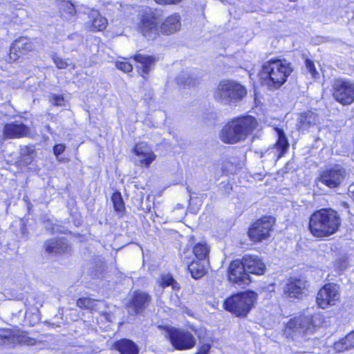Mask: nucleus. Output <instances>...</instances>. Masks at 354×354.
Segmentation results:
<instances>
[{
    "label": "nucleus",
    "mask_w": 354,
    "mask_h": 354,
    "mask_svg": "<svg viewBox=\"0 0 354 354\" xmlns=\"http://www.w3.org/2000/svg\"><path fill=\"white\" fill-rule=\"evenodd\" d=\"M323 322L324 318L320 313L309 314L302 310L286 322L282 331L287 338L293 339L295 336L304 337L315 333Z\"/></svg>",
    "instance_id": "4"
},
{
    "label": "nucleus",
    "mask_w": 354,
    "mask_h": 354,
    "mask_svg": "<svg viewBox=\"0 0 354 354\" xmlns=\"http://www.w3.org/2000/svg\"><path fill=\"white\" fill-rule=\"evenodd\" d=\"M247 94L246 87L240 82L223 79L217 84L213 91V97L218 103L230 105L242 101Z\"/></svg>",
    "instance_id": "6"
},
{
    "label": "nucleus",
    "mask_w": 354,
    "mask_h": 354,
    "mask_svg": "<svg viewBox=\"0 0 354 354\" xmlns=\"http://www.w3.org/2000/svg\"><path fill=\"white\" fill-rule=\"evenodd\" d=\"M333 347L338 353L354 348V330L348 333L345 337L335 342Z\"/></svg>",
    "instance_id": "32"
},
{
    "label": "nucleus",
    "mask_w": 354,
    "mask_h": 354,
    "mask_svg": "<svg viewBox=\"0 0 354 354\" xmlns=\"http://www.w3.org/2000/svg\"><path fill=\"white\" fill-rule=\"evenodd\" d=\"M221 185H222V193L223 195H230L232 192L233 191V185L232 183L227 182V183H221Z\"/></svg>",
    "instance_id": "43"
},
{
    "label": "nucleus",
    "mask_w": 354,
    "mask_h": 354,
    "mask_svg": "<svg viewBox=\"0 0 354 354\" xmlns=\"http://www.w3.org/2000/svg\"><path fill=\"white\" fill-rule=\"evenodd\" d=\"M26 148L28 150V154H30V153H33L34 150L32 149L30 146H26Z\"/></svg>",
    "instance_id": "46"
},
{
    "label": "nucleus",
    "mask_w": 354,
    "mask_h": 354,
    "mask_svg": "<svg viewBox=\"0 0 354 354\" xmlns=\"http://www.w3.org/2000/svg\"><path fill=\"white\" fill-rule=\"evenodd\" d=\"M71 68H72V69H75V64H73Z\"/></svg>",
    "instance_id": "48"
},
{
    "label": "nucleus",
    "mask_w": 354,
    "mask_h": 354,
    "mask_svg": "<svg viewBox=\"0 0 354 354\" xmlns=\"http://www.w3.org/2000/svg\"><path fill=\"white\" fill-rule=\"evenodd\" d=\"M309 282L300 277H290L283 287V294L288 299L301 300L309 291Z\"/></svg>",
    "instance_id": "13"
},
{
    "label": "nucleus",
    "mask_w": 354,
    "mask_h": 354,
    "mask_svg": "<svg viewBox=\"0 0 354 354\" xmlns=\"http://www.w3.org/2000/svg\"><path fill=\"white\" fill-rule=\"evenodd\" d=\"M330 93L332 98L342 106H350L354 103V82L336 77L331 82Z\"/></svg>",
    "instance_id": "11"
},
{
    "label": "nucleus",
    "mask_w": 354,
    "mask_h": 354,
    "mask_svg": "<svg viewBox=\"0 0 354 354\" xmlns=\"http://www.w3.org/2000/svg\"><path fill=\"white\" fill-rule=\"evenodd\" d=\"M115 67L124 73H130L133 69V65L125 58L117 61L115 62Z\"/></svg>",
    "instance_id": "37"
},
{
    "label": "nucleus",
    "mask_w": 354,
    "mask_h": 354,
    "mask_svg": "<svg viewBox=\"0 0 354 354\" xmlns=\"http://www.w3.org/2000/svg\"><path fill=\"white\" fill-rule=\"evenodd\" d=\"M52 103L55 106H64L65 99L63 95L54 94L51 97Z\"/></svg>",
    "instance_id": "39"
},
{
    "label": "nucleus",
    "mask_w": 354,
    "mask_h": 354,
    "mask_svg": "<svg viewBox=\"0 0 354 354\" xmlns=\"http://www.w3.org/2000/svg\"><path fill=\"white\" fill-rule=\"evenodd\" d=\"M258 294L252 290L234 293L223 301L224 310L240 319L246 318L255 307Z\"/></svg>",
    "instance_id": "5"
},
{
    "label": "nucleus",
    "mask_w": 354,
    "mask_h": 354,
    "mask_svg": "<svg viewBox=\"0 0 354 354\" xmlns=\"http://www.w3.org/2000/svg\"><path fill=\"white\" fill-rule=\"evenodd\" d=\"M113 347L120 354L139 353L138 345L133 340L127 338H122L116 340L113 344Z\"/></svg>",
    "instance_id": "28"
},
{
    "label": "nucleus",
    "mask_w": 354,
    "mask_h": 354,
    "mask_svg": "<svg viewBox=\"0 0 354 354\" xmlns=\"http://www.w3.org/2000/svg\"><path fill=\"white\" fill-rule=\"evenodd\" d=\"M55 3L61 17L66 18L76 17L77 10L75 5L71 0H56Z\"/></svg>",
    "instance_id": "30"
},
{
    "label": "nucleus",
    "mask_w": 354,
    "mask_h": 354,
    "mask_svg": "<svg viewBox=\"0 0 354 354\" xmlns=\"http://www.w3.org/2000/svg\"><path fill=\"white\" fill-rule=\"evenodd\" d=\"M152 296L147 291L136 290L129 299L126 307L135 315H142L149 308Z\"/></svg>",
    "instance_id": "14"
},
{
    "label": "nucleus",
    "mask_w": 354,
    "mask_h": 354,
    "mask_svg": "<svg viewBox=\"0 0 354 354\" xmlns=\"http://www.w3.org/2000/svg\"><path fill=\"white\" fill-rule=\"evenodd\" d=\"M111 201L114 211L120 217H122L126 214V205L121 192L115 190L111 196Z\"/></svg>",
    "instance_id": "31"
},
{
    "label": "nucleus",
    "mask_w": 354,
    "mask_h": 354,
    "mask_svg": "<svg viewBox=\"0 0 354 354\" xmlns=\"http://www.w3.org/2000/svg\"><path fill=\"white\" fill-rule=\"evenodd\" d=\"M228 281L237 286L248 285L251 282V277L248 274L241 259L232 260L227 270Z\"/></svg>",
    "instance_id": "15"
},
{
    "label": "nucleus",
    "mask_w": 354,
    "mask_h": 354,
    "mask_svg": "<svg viewBox=\"0 0 354 354\" xmlns=\"http://www.w3.org/2000/svg\"><path fill=\"white\" fill-rule=\"evenodd\" d=\"M46 131L48 132H49L50 133H52V129L50 128V125H46Z\"/></svg>",
    "instance_id": "47"
},
{
    "label": "nucleus",
    "mask_w": 354,
    "mask_h": 354,
    "mask_svg": "<svg viewBox=\"0 0 354 354\" xmlns=\"http://www.w3.org/2000/svg\"><path fill=\"white\" fill-rule=\"evenodd\" d=\"M30 128L19 121H12L3 124L1 135L3 140H15L30 137Z\"/></svg>",
    "instance_id": "16"
},
{
    "label": "nucleus",
    "mask_w": 354,
    "mask_h": 354,
    "mask_svg": "<svg viewBox=\"0 0 354 354\" xmlns=\"http://www.w3.org/2000/svg\"><path fill=\"white\" fill-rule=\"evenodd\" d=\"M346 169L342 167L335 165L322 171L319 180L328 188L338 187L346 177Z\"/></svg>",
    "instance_id": "17"
},
{
    "label": "nucleus",
    "mask_w": 354,
    "mask_h": 354,
    "mask_svg": "<svg viewBox=\"0 0 354 354\" xmlns=\"http://www.w3.org/2000/svg\"><path fill=\"white\" fill-rule=\"evenodd\" d=\"M94 301V299L89 297H80L77 299L76 306L82 310H93L95 306Z\"/></svg>",
    "instance_id": "34"
},
{
    "label": "nucleus",
    "mask_w": 354,
    "mask_h": 354,
    "mask_svg": "<svg viewBox=\"0 0 354 354\" xmlns=\"http://www.w3.org/2000/svg\"><path fill=\"white\" fill-rule=\"evenodd\" d=\"M241 261L248 274L261 276L266 272V263L263 259L257 254H245L241 257Z\"/></svg>",
    "instance_id": "18"
},
{
    "label": "nucleus",
    "mask_w": 354,
    "mask_h": 354,
    "mask_svg": "<svg viewBox=\"0 0 354 354\" xmlns=\"http://www.w3.org/2000/svg\"><path fill=\"white\" fill-rule=\"evenodd\" d=\"M258 122L252 115L236 116L223 125L219 133V138L224 144H237L245 140L256 130Z\"/></svg>",
    "instance_id": "3"
},
{
    "label": "nucleus",
    "mask_w": 354,
    "mask_h": 354,
    "mask_svg": "<svg viewBox=\"0 0 354 354\" xmlns=\"http://www.w3.org/2000/svg\"><path fill=\"white\" fill-rule=\"evenodd\" d=\"M12 346L16 345L35 346L37 344V339L28 336L27 331L19 328H12Z\"/></svg>",
    "instance_id": "26"
},
{
    "label": "nucleus",
    "mask_w": 354,
    "mask_h": 354,
    "mask_svg": "<svg viewBox=\"0 0 354 354\" xmlns=\"http://www.w3.org/2000/svg\"><path fill=\"white\" fill-rule=\"evenodd\" d=\"M131 58L136 64H139L137 66L138 71L145 78L149 75L156 63L159 60L158 57L151 55H143L139 53L134 54Z\"/></svg>",
    "instance_id": "20"
},
{
    "label": "nucleus",
    "mask_w": 354,
    "mask_h": 354,
    "mask_svg": "<svg viewBox=\"0 0 354 354\" xmlns=\"http://www.w3.org/2000/svg\"><path fill=\"white\" fill-rule=\"evenodd\" d=\"M12 328L0 330V346H12Z\"/></svg>",
    "instance_id": "33"
},
{
    "label": "nucleus",
    "mask_w": 354,
    "mask_h": 354,
    "mask_svg": "<svg viewBox=\"0 0 354 354\" xmlns=\"http://www.w3.org/2000/svg\"><path fill=\"white\" fill-rule=\"evenodd\" d=\"M52 60L56 67L59 70L66 69L68 66V64L66 60L57 55H53L52 57Z\"/></svg>",
    "instance_id": "38"
},
{
    "label": "nucleus",
    "mask_w": 354,
    "mask_h": 354,
    "mask_svg": "<svg viewBox=\"0 0 354 354\" xmlns=\"http://www.w3.org/2000/svg\"><path fill=\"white\" fill-rule=\"evenodd\" d=\"M276 225V218L272 215H262L252 221L247 230L248 239L253 244L268 241Z\"/></svg>",
    "instance_id": "8"
},
{
    "label": "nucleus",
    "mask_w": 354,
    "mask_h": 354,
    "mask_svg": "<svg viewBox=\"0 0 354 354\" xmlns=\"http://www.w3.org/2000/svg\"><path fill=\"white\" fill-rule=\"evenodd\" d=\"M183 84L185 86H196L199 84V80L197 78H187Z\"/></svg>",
    "instance_id": "44"
},
{
    "label": "nucleus",
    "mask_w": 354,
    "mask_h": 354,
    "mask_svg": "<svg viewBox=\"0 0 354 354\" xmlns=\"http://www.w3.org/2000/svg\"><path fill=\"white\" fill-rule=\"evenodd\" d=\"M36 39L27 36H19L15 39L9 47L6 62L13 64L21 59L37 52Z\"/></svg>",
    "instance_id": "10"
},
{
    "label": "nucleus",
    "mask_w": 354,
    "mask_h": 354,
    "mask_svg": "<svg viewBox=\"0 0 354 354\" xmlns=\"http://www.w3.org/2000/svg\"><path fill=\"white\" fill-rule=\"evenodd\" d=\"M147 147V143H136L133 148V153L137 156H144L145 158L140 160V166L149 168L151 164L156 160V155L152 151H150L148 153H145L143 151V149Z\"/></svg>",
    "instance_id": "27"
},
{
    "label": "nucleus",
    "mask_w": 354,
    "mask_h": 354,
    "mask_svg": "<svg viewBox=\"0 0 354 354\" xmlns=\"http://www.w3.org/2000/svg\"><path fill=\"white\" fill-rule=\"evenodd\" d=\"M181 28V17L178 12H174L160 22V35H171Z\"/></svg>",
    "instance_id": "21"
},
{
    "label": "nucleus",
    "mask_w": 354,
    "mask_h": 354,
    "mask_svg": "<svg viewBox=\"0 0 354 354\" xmlns=\"http://www.w3.org/2000/svg\"><path fill=\"white\" fill-rule=\"evenodd\" d=\"M66 150V145L63 143L55 144L53 147V152L55 157H59Z\"/></svg>",
    "instance_id": "41"
},
{
    "label": "nucleus",
    "mask_w": 354,
    "mask_h": 354,
    "mask_svg": "<svg viewBox=\"0 0 354 354\" xmlns=\"http://www.w3.org/2000/svg\"><path fill=\"white\" fill-rule=\"evenodd\" d=\"M341 302V288L337 283L328 282L318 290L315 296V303L320 309H327L335 306Z\"/></svg>",
    "instance_id": "12"
},
{
    "label": "nucleus",
    "mask_w": 354,
    "mask_h": 354,
    "mask_svg": "<svg viewBox=\"0 0 354 354\" xmlns=\"http://www.w3.org/2000/svg\"><path fill=\"white\" fill-rule=\"evenodd\" d=\"M342 223V215L337 209L322 207L310 214L307 228L312 236L322 240L337 233Z\"/></svg>",
    "instance_id": "1"
},
{
    "label": "nucleus",
    "mask_w": 354,
    "mask_h": 354,
    "mask_svg": "<svg viewBox=\"0 0 354 354\" xmlns=\"http://www.w3.org/2000/svg\"><path fill=\"white\" fill-rule=\"evenodd\" d=\"M274 130L277 133V138L273 145V147L278 151L277 158L280 159L281 158L283 157L288 151L290 144L283 129L278 127H274Z\"/></svg>",
    "instance_id": "24"
},
{
    "label": "nucleus",
    "mask_w": 354,
    "mask_h": 354,
    "mask_svg": "<svg viewBox=\"0 0 354 354\" xmlns=\"http://www.w3.org/2000/svg\"><path fill=\"white\" fill-rule=\"evenodd\" d=\"M211 348L212 344L210 343H203L198 346L194 354H209Z\"/></svg>",
    "instance_id": "40"
},
{
    "label": "nucleus",
    "mask_w": 354,
    "mask_h": 354,
    "mask_svg": "<svg viewBox=\"0 0 354 354\" xmlns=\"http://www.w3.org/2000/svg\"><path fill=\"white\" fill-rule=\"evenodd\" d=\"M317 114L311 110L299 113L296 129L299 131H308L317 124Z\"/></svg>",
    "instance_id": "23"
},
{
    "label": "nucleus",
    "mask_w": 354,
    "mask_h": 354,
    "mask_svg": "<svg viewBox=\"0 0 354 354\" xmlns=\"http://www.w3.org/2000/svg\"><path fill=\"white\" fill-rule=\"evenodd\" d=\"M174 282V278L171 273L162 274L160 276V281L158 282L159 287L165 288L170 286Z\"/></svg>",
    "instance_id": "36"
},
{
    "label": "nucleus",
    "mask_w": 354,
    "mask_h": 354,
    "mask_svg": "<svg viewBox=\"0 0 354 354\" xmlns=\"http://www.w3.org/2000/svg\"><path fill=\"white\" fill-rule=\"evenodd\" d=\"M211 247L205 241L196 243L192 247L194 259L209 261Z\"/></svg>",
    "instance_id": "29"
},
{
    "label": "nucleus",
    "mask_w": 354,
    "mask_h": 354,
    "mask_svg": "<svg viewBox=\"0 0 354 354\" xmlns=\"http://www.w3.org/2000/svg\"><path fill=\"white\" fill-rule=\"evenodd\" d=\"M88 19L85 24V28L88 32H103L108 27V19L97 9L91 8L88 13Z\"/></svg>",
    "instance_id": "19"
},
{
    "label": "nucleus",
    "mask_w": 354,
    "mask_h": 354,
    "mask_svg": "<svg viewBox=\"0 0 354 354\" xmlns=\"http://www.w3.org/2000/svg\"><path fill=\"white\" fill-rule=\"evenodd\" d=\"M161 11L157 8L145 10L140 16L136 30L147 41H155L160 37V22Z\"/></svg>",
    "instance_id": "7"
},
{
    "label": "nucleus",
    "mask_w": 354,
    "mask_h": 354,
    "mask_svg": "<svg viewBox=\"0 0 354 354\" xmlns=\"http://www.w3.org/2000/svg\"><path fill=\"white\" fill-rule=\"evenodd\" d=\"M184 260L187 261V270L193 279H201L207 274V266L209 264V261L191 259L189 256L185 257Z\"/></svg>",
    "instance_id": "22"
},
{
    "label": "nucleus",
    "mask_w": 354,
    "mask_h": 354,
    "mask_svg": "<svg viewBox=\"0 0 354 354\" xmlns=\"http://www.w3.org/2000/svg\"><path fill=\"white\" fill-rule=\"evenodd\" d=\"M159 328L166 333V338L176 351L190 350L196 345L194 335L188 330L168 325L160 326Z\"/></svg>",
    "instance_id": "9"
},
{
    "label": "nucleus",
    "mask_w": 354,
    "mask_h": 354,
    "mask_svg": "<svg viewBox=\"0 0 354 354\" xmlns=\"http://www.w3.org/2000/svg\"><path fill=\"white\" fill-rule=\"evenodd\" d=\"M293 71L294 66L290 62L273 57L262 65L260 80L269 90H277L288 81Z\"/></svg>",
    "instance_id": "2"
},
{
    "label": "nucleus",
    "mask_w": 354,
    "mask_h": 354,
    "mask_svg": "<svg viewBox=\"0 0 354 354\" xmlns=\"http://www.w3.org/2000/svg\"><path fill=\"white\" fill-rule=\"evenodd\" d=\"M304 64L313 80H317L319 78V73L317 71L315 63L312 59L308 57H306L304 59Z\"/></svg>",
    "instance_id": "35"
},
{
    "label": "nucleus",
    "mask_w": 354,
    "mask_h": 354,
    "mask_svg": "<svg viewBox=\"0 0 354 354\" xmlns=\"http://www.w3.org/2000/svg\"><path fill=\"white\" fill-rule=\"evenodd\" d=\"M45 250L48 254H62L71 252V247L62 239H50L45 242Z\"/></svg>",
    "instance_id": "25"
},
{
    "label": "nucleus",
    "mask_w": 354,
    "mask_h": 354,
    "mask_svg": "<svg viewBox=\"0 0 354 354\" xmlns=\"http://www.w3.org/2000/svg\"><path fill=\"white\" fill-rule=\"evenodd\" d=\"M156 4L160 6H174L180 3L183 0H153Z\"/></svg>",
    "instance_id": "42"
},
{
    "label": "nucleus",
    "mask_w": 354,
    "mask_h": 354,
    "mask_svg": "<svg viewBox=\"0 0 354 354\" xmlns=\"http://www.w3.org/2000/svg\"><path fill=\"white\" fill-rule=\"evenodd\" d=\"M170 286L175 291H178L180 290V285L175 279H174V282L173 283V284L170 285Z\"/></svg>",
    "instance_id": "45"
}]
</instances>
